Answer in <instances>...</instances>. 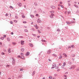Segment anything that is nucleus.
<instances>
[{
	"label": "nucleus",
	"mask_w": 79,
	"mask_h": 79,
	"mask_svg": "<svg viewBox=\"0 0 79 79\" xmlns=\"http://www.w3.org/2000/svg\"><path fill=\"white\" fill-rule=\"evenodd\" d=\"M7 39L8 41H10V39L9 38H7Z\"/></svg>",
	"instance_id": "nucleus-23"
},
{
	"label": "nucleus",
	"mask_w": 79,
	"mask_h": 79,
	"mask_svg": "<svg viewBox=\"0 0 79 79\" xmlns=\"http://www.w3.org/2000/svg\"><path fill=\"white\" fill-rule=\"evenodd\" d=\"M8 52L9 53L11 52V49H10V48H9L8 49Z\"/></svg>",
	"instance_id": "nucleus-8"
},
{
	"label": "nucleus",
	"mask_w": 79,
	"mask_h": 79,
	"mask_svg": "<svg viewBox=\"0 0 79 79\" xmlns=\"http://www.w3.org/2000/svg\"><path fill=\"white\" fill-rule=\"evenodd\" d=\"M20 70V71H23V69H21Z\"/></svg>",
	"instance_id": "nucleus-59"
},
{
	"label": "nucleus",
	"mask_w": 79,
	"mask_h": 79,
	"mask_svg": "<svg viewBox=\"0 0 79 79\" xmlns=\"http://www.w3.org/2000/svg\"><path fill=\"white\" fill-rule=\"evenodd\" d=\"M52 56H55V57H57V55L55 54H53Z\"/></svg>",
	"instance_id": "nucleus-9"
},
{
	"label": "nucleus",
	"mask_w": 79,
	"mask_h": 79,
	"mask_svg": "<svg viewBox=\"0 0 79 79\" xmlns=\"http://www.w3.org/2000/svg\"><path fill=\"white\" fill-rule=\"evenodd\" d=\"M24 44V41H21V44L23 45Z\"/></svg>",
	"instance_id": "nucleus-3"
},
{
	"label": "nucleus",
	"mask_w": 79,
	"mask_h": 79,
	"mask_svg": "<svg viewBox=\"0 0 79 79\" xmlns=\"http://www.w3.org/2000/svg\"><path fill=\"white\" fill-rule=\"evenodd\" d=\"M70 23H71V24L72 23H75V22H71Z\"/></svg>",
	"instance_id": "nucleus-32"
},
{
	"label": "nucleus",
	"mask_w": 79,
	"mask_h": 79,
	"mask_svg": "<svg viewBox=\"0 0 79 79\" xmlns=\"http://www.w3.org/2000/svg\"><path fill=\"white\" fill-rule=\"evenodd\" d=\"M63 64V66H66V62H64Z\"/></svg>",
	"instance_id": "nucleus-17"
},
{
	"label": "nucleus",
	"mask_w": 79,
	"mask_h": 79,
	"mask_svg": "<svg viewBox=\"0 0 79 79\" xmlns=\"http://www.w3.org/2000/svg\"><path fill=\"white\" fill-rule=\"evenodd\" d=\"M35 28H36V29H37L39 28V27H37V26L36 27H35Z\"/></svg>",
	"instance_id": "nucleus-29"
},
{
	"label": "nucleus",
	"mask_w": 79,
	"mask_h": 79,
	"mask_svg": "<svg viewBox=\"0 0 79 79\" xmlns=\"http://www.w3.org/2000/svg\"><path fill=\"white\" fill-rule=\"evenodd\" d=\"M66 23L68 24H71V22L69 21L66 22Z\"/></svg>",
	"instance_id": "nucleus-7"
},
{
	"label": "nucleus",
	"mask_w": 79,
	"mask_h": 79,
	"mask_svg": "<svg viewBox=\"0 0 79 79\" xmlns=\"http://www.w3.org/2000/svg\"><path fill=\"white\" fill-rule=\"evenodd\" d=\"M49 79H52V76H50L49 77Z\"/></svg>",
	"instance_id": "nucleus-16"
},
{
	"label": "nucleus",
	"mask_w": 79,
	"mask_h": 79,
	"mask_svg": "<svg viewBox=\"0 0 79 79\" xmlns=\"http://www.w3.org/2000/svg\"><path fill=\"white\" fill-rule=\"evenodd\" d=\"M77 71H79V68H78L77 69Z\"/></svg>",
	"instance_id": "nucleus-47"
},
{
	"label": "nucleus",
	"mask_w": 79,
	"mask_h": 79,
	"mask_svg": "<svg viewBox=\"0 0 79 79\" xmlns=\"http://www.w3.org/2000/svg\"><path fill=\"white\" fill-rule=\"evenodd\" d=\"M31 17L32 18H34V16L33 15H31Z\"/></svg>",
	"instance_id": "nucleus-43"
},
{
	"label": "nucleus",
	"mask_w": 79,
	"mask_h": 79,
	"mask_svg": "<svg viewBox=\"0 0 79 79\" xmlns=\"http://www.w3.org/2000/svg\"><path fill=\"white\" fill-rule=\"evenodd\" d=\"M25 32H28V31H27V29H25Z\"/></svg>",
	"instance_id": "nucleus-21"
},
{
	"label": "nucleus",
	"mask_w": 79,
	"mask_h": 79,
	"mask_svg": "<svg viewBox=\"0 0 79 79\" xmlns=\"http://www.w3.org/2000/svg\"><path fill=\"white\" fill-rule=\"evenodd\" d=\"M35 71H34L32 74V76H34V74H35Z\"/></svg>",
	"instance_id": "nucleus-15"
},
{
	"label": "nucleus",
	"mask_w": 79,
	"mask_h": 79,
	"mask_svg": "<svg viewBox=\"0 0 79 79\" xmlns=\"http://www.w3.org/2000/svg\"><path fill=\"white\" fill-rule=\"evenodd\" d=\"M58 68H59V67H58V66H57V67H56V69H58Z\"/></svg>",
	"instance_id": "nucleus-46"
},
{
	"label": "nucleus",
	"mask_w": 79,
	"mask_h": 79,
	"mask_svg": "<svg viewBox=\"0 0 79 79\" xmlns=\"http://www.w3.org/2000/svg\"><path fill=\"white\" fill-rule=\"evenodd\" d=\"M72 69H74V66H72Z\"/></svg>",
	"instance_id": "nucleus-26"
},
{
	"label": "nucleus",
	"mask_w": 79,
	"mask_h": 79,
	"mask_svg": "<svg viewBox=\"0 0 79 79\" xmlns=\"http://www.w3.org/2000/svg\"><path fill=\"white\" fill-rule=\"evenodd\" d=\"M21 58L22 59H23V58H24V54H23V53H21Z\"/></svg>",
	"instance_id": "nucleus-2"
},
{
	"label": "nucleus",
	"mask_w": 79,
	"mask_h": 79,
	"mask_svg": "<svg viewBox=\"0 0 79 79\" xmlns=\"http://www.w3.org/2000/svg\"><path fill=\"white\" fill-rule=\"evenodd\" d=\"M22 18H25V16H24V15H22Z\"/></svg>",
	"instance_id": "nucleus-48"
},
{
	"label": "nucleus",
	"mask_w": 79,
	"mask_h": 79,
	"mask_svg": "<svg viewBox=\"0 0 79 79\" xmlns=\"http://www.w3.org/2000/svg\"><path fill=\"white\" fill-rule=\"evenodd\" d=\"M58 76V75L57 74H54V76Z\"/></svg>",
	"instance_id": "nucleus-34"
},
{
	"label": "nucleus",
	"mask_w": 79,
	"mask_h": 79,
	"mask_svg": "<svg viewBox=\"0 0 79 79\" xmlns=\"http://www.w3.org/2000/svg\"><path fill=\"white\" fill-rule=\"evenodd\" d=\"M23 23H27V22L26 21H24L23 22Z\"/></svg>",
	"instance_id": "nucleus-40"
},
{
	"label": "nucleus",
	"mask_w": 79,
	"mask_h": 79,
	"mask_svg": "<svg viewBox=\"0 0 79 79\" xmlns=\"http://www.w3.org/2000/svg\"><path fill=\"white\" fill-rule=\"evenodd\" d=\"M72 56L73 57L75 56V55H72Z\"/></svg>",
	"instance_id": "nucleus-64"
},
{
	"label": "nucleus",
	"mask_w": 79,
	"mask_h": 79,
	"mask_svg": "<svg viewBox=\"0 0 79 79\" xmlns=\"http://www.w3.org/2000/svg\"><path fill=\"white\" fill-rule=\"evenodd\" d=\"M60 71V69H57V72H58V71Z\"/></svg>",
	"instance_id": "nucleus-18"
},
{
	"label": "nucleus",
	"mask_w": 79,
	"mask_h": 79,
	"mask_svg": "<svg viewBox=\"0 0 79 79\" xmlns=\"http://www.w3.org/2000/svg\"><path fill=\"white\" fill-rule=\"evenodd\" d=\"M10 8H13V7L12 6H10Z\"/></svg>",
	"instance_id": "nucleus-50"
},
{
	"label": "nucleus",
	"mask_w": 79,
	"mask_h": 79,
	"mask_svg": "<svg viewBox=\"0 0 79 79\" xmlns=\"http://www.w3.org/2000/svg\"><path fill=\"white\" fill-rule=\"evenodd\" d=\"M3 37H6V35H4Z\"/></svg>",
	"instance_id": "nucleus-61"
},
{
	"label": "nucleus",
	"mask_w": 79,
	"mask_h": 79,
	"mask_svg": "<svg viewBox=\"0 0 79 79\" xmlns=\"http://www.w3.org/2000/svg\"><path fill=\"white\" fill-rule=\"evenodd\" d=\"M57 31H58L59 32V31H60V29H57Z\"/></svg>",
	"instance_id": "nucleus-28"
},
{
	"label": "nucleus",
	"mask_w": 79,
	"mask_h": 79,
	"mask_svg": "<svg viewBox=\"0 0 79 79\" xmlns=\"http://www.w3.org/2000/svg\"><path fill=\"white\" fill-rule=\"evenodd\" d=\"M41 41H42V42H46L45 40H41Z\"/></svg>",
	"instance_id": "nucleus-20"
},
{
	"label": "nucleus",
	"mask_w": 79,
	"mask_h": 79,
	"mask_svg": "<svg viewBox=\"0 0 79 79\" xmlns=\"http://www.w3.org/2000/svg\"><path fill=\"white\" fill-rule=\"evenodd\" d=\"M10 24H12L13 23V22L12 21H10Z\"/></svg>",
	"instance_id": "nucleus-31"
},
{
	"label": "nucleus",
	"mask_w": 79,
	"mask_h": 79,
	"mask_svg": "<svg viewBox=\"0 0 79 79\" xmlns=\"http://www.w3.org/2000/svg\"><path fill=\"white\" fill-rule=\"evenodd\" d=\"M11 35H13V32H12L11 33Z\"/></svg>",
	"instance_id": "nucleus-53"
},
{
	"label": "nucleus",
	"mask_w": 79,
	"mask_h": 79,
	"mask_svg": "<svg viewBox=\"0 0 79 79\" xmlns=\"http://www.w3.org/2000/svg\"><path fill=\"white\" fill-rule=\"evenodd\" d=\"M14 22H15V23H17L18 21L16 20H14Z\"/></svg>",
	"instance_id": "nucleus-49"
},
{
	"label": "nucleus",
	"mask_w": 79,
	"mask_h": 79,
	"mask_svg": "<svg viewBox=\"0 0 79 79\" xmlns=\"http://www.w3.org/2000/svg\"><path fill=\"white\" fill-rule=\"evenodd\" d=\"M37 22L39 23H41V20L39 19H38L37 20Z\"/></svg>",
	"instance_id": "nucleus-4"
},
{
	"label": "nucleus",
	"mask_w": 79,
	"mask_h": 79,
	"mask_svg": "<svg viewBox=\"0 0 79 79\" xmlns=\"http://www.w3.org/2000/svg\"><path fill=\"white\" fill-rule=\"evenodd\" d=\"M52 79H56V78L55 77H53Z\"/></svg>",
	"instance_id": "nucleus-62"
},
{
	"label": "nucleus",
	"mask_w": 79,
	"mask_h": 79,
	"mask_svg": "<svg viewBox=\"0 0 79 79\" xmlns=\"http://www.w3.org/2000/svg\"><path fill=\"white\" fill-rule=\"evenodd\" d=\"M51 7L52 9H55V7L53 6H51Z\"/></svg>",
	"instance_id": "nucleus-5"
},
{
	"label": "nucleus",
	"mask_w": 79,
	"mask_h": 79,
	"mask_svg": "<svg viewBox=\"0 0 79 79\" xmlns=\"http://www.w3.org/2000/svg\"><path fill=\"white\" fill-rule=\"evenodd\" d=\"M64 77H66V78H67V75H64Z\"/></svg>",
	"instance_id": "nucleus-37"
},
{
	"label": "nucleus",
	"mask_w": 79,
	"mask_h": 79,
	"mask_svg": "<svg viewBox=\"0 0 79 79\" xmlns=\"http://www.w3.org/2000/svg\"><path fill=\"white\" fill-rule=\"evenodd\" d=\"M34 26H35V27H36L37 26V24H35V25H34Z\"/></svg>",
	"instance_id": "nucleus-55"
},
{
	"label": "nucleus",
	"mask_w": 79,
	"mask_h": 79,
	"mask_svg": "<svg viewBox=\"0 0 79 79\" xmlns=\"http://www.w3.org/2000/svg\"><path fill=\"white\" fill-rule=\"evenodd\" d=\"M63 55H64L65 56V57H67V55H66V54H63Z\"/></svg>",
	"instance_id": "nucleus-22"
},
{
	"label": "nucleus",
	"mask_w": 79,
	"mask_h": 79,
	"mask_svg": "<svg viewBox=\"0 0 79 79\" xmlns=\"http://www.w3.org/2000/svg\"><path fill=\"white\" fill-rule=\"evenodd\" d=\"M19 6H20V7H21V3H19Z\"/></svg>",
	"instance_id": "nucleus-19"
},
{
	"label": "nucleus",
	"mask_w": 79,
	"mask_h": 79,
	"mask_svg": "<svg viewBox=\"0 0 79 79\" xmlns=\"http://www.w3.org/2000/svg\"><path fill=\"white\" fill-rule=\"evenodd\" d=\"M50 53H51V51L50 50H49L48 51V53L49 54Z\"/></svg>",
	"instance_id": "nucleus-6"
},
{
	"label": "nucleus",
	"mask_w": 79,
	"mask_h": 79,
	"mask_svg": "<svg viewBox=\"0 0 79 79\" xmlns=\"http://www.w3.org/2000/svg\"><path fill=\"white\" fill-rule=\"evenodd\" d=\"M15 18H16V19L18 18V16H15Z\"/></svg>",
	"instance_id": "nucleus-63"
},
{
	"label": "nucleus",
	"mask_w": 79,
	"mask_h": 79,
	"mask_svg": "<svg viewBox=\"0 0 79 79\" xmlns=\"http://www.w3.org/2000/svg\"><path fill=\"white\" fill-rule=\"evenodd\" d=\"M74 6L76 7V8H78V6H77L76 5H74Z\"/></svg>",
	"instance_id": "nucleus-27"
},
{
	"label": "nucleus",
	"mask_w": 79,
	"mask_h": 79,
	"mask_svg": "<svg viewBox=\"0 0 79 79\" xmlns=\"http://www.w3.org/2000/svg\"><path fill=\"white\" fill-rule=\"evenodd\" d=\"M50 13H54V11H50Z\"/></svg>",
	"instance_id": "nucleus-36"
},
{
	"label": "nucleus",
	"mask_w": 79,
	"mask_h": 79,
	"mask_svg": "<svg viewBox=\"0 0 79 79\" xmlns=\"http://www.w3.org/2000/svg\"><path fill=\"white\" fill-rule=\"evenodd\" d=\"M61 6L62 8H64V7H63V5H61Z\"/></svg>",
	"instance_id": "nucleus-39"
},
{
	"label": "nucleus",
	"mask_w": 79,
	"mask_h": 79,
	"mask_svg": "<svg viewBox=\"0 0 79 79\" xmlns=\"http://www.w3.org/2000/svg\"><path fill=\"white\" fill-rule=\"evenodd\" d=\"M72 69V67H70V68H69V69Z\"/></svg>",
	"instance_id": "nucleus-58"
},
{
	"label": "nucleus",
	"mask_w": 79,
	"mask_h": 79,
	"mask_svg": "<svg viewBox=\"0 0 79 79\" xmlns=\"http://www.w3.org/2000/svg\"><path fill=\"white\" fill-rule=\"evenodd\" d=\"M71 62H69V64H71Z\"/></svg>",
	"instance_id": "nucleus-51"
},
{
	"label": "nucleus",
	"mask_w": 79,
	"mask_h": 79,
	"mask_svg": "<svg viewBox=\"0 0 79 79\" xmlns=\"http://www.w3.org/2000/svg\"><path fill=\"white\" fill-rule=\"evenodd\" d=\"M38 31L39 33H41V32H40V31L39 30H38Z\"/></svg>",
	"instance_id": "nucleus-42"
},
{
	"label": "nucleus",
	"mask_w": 79,
	"mask_h": 79,
	"mask_svg": "<svg viewBox=\"0 0 79 79\" xmlns=\"http://www.w3.org/2000/svg\"><path fill=\"white\" fill-rule=\"evenodd\" d=\"M7 67H9L10 66V65H7L6 66Z\"/></svg>",
	"instance_id": "nucleus-52"
},
{
	"label": "nucleus",
	"mask_w": 79,
	"mask_h": 79,
	"mask_svg": "<svg viewBox=\"0 0 79 79\" xmlns=\"http://www.w3.org/2000/svg\"><path fill=\"white\" fill-rule=\"evenodd\" d=\"M21 50L22 52H24V48H22L21 49Z\"/></svg>",
	"instance_id": "nucleus-14"
},
{
	"label": "nucleus",
	"mask_w": 79,
	"mask_h": 79,
	"mask_svg": "<svg viewBox=\"0 0 79 79\" xmlns=\"http://www.w3.org/2000/svg\"><path fill=\"white\" fill-rule=\"evenodd\" d=\"M36 16H39V14H37L36 15Z\"/></svg>",
	"instance_id": "nucleus-54"
},
{
	"label": "nucleus",
	"mask_w": 79,
	"mask_h": 79,
	"mask_svg": "<svg viewBox=\"0 0 79 79\" xmlns=\"http://www.w3.org/2000/svg\"><path fill=\"white\" fill-rule=\"evenodd\" d=\"M1 40H3V39H4V38L3 37H2L1 38Z\"/></svg>",
	"instance_id": "nucleus-25"
},
{
	"label": "nucleus",
	"mask_w": 79,
	"mask_h": 79,
	"mask_svg": "<svg viewBox=\"0 0 79 79\" xmlns=\"http://www.w3.org/2000/svg\"><path fill=\"white\" fill-rule=\"evenodd\" d=\"M71 46H69V47H68V48H71Z\"/></svg>",
	"instance_id": "nucleus-57"
},
{
	"label": "nucleus",
	"mask_w": 79,
	"mask_h": 79,
	"mask_svg": "<svg viewBox=\"0 0 79 79\" xmlns=\"http://www.w3.org/2000/svg\"><path fill=\"white\" fill-rule=\"evenodd\" d=\"M55 67H56V64H53L52 65V69L53 68H55Z\"/></svg>",
	"instance_id": "nucleus-1"
},
{
	"label": "nucleus",
	"mask_w": 79,
	"mask_h": 79,
	"mask_svg": "<svg viewBox=\"0 0 79 79\" xmlns=\"http://www.w3.org/2000/svg\"><path fill=\"white\" fill-rule=\"evenodd\" d=\"M29 45L30 47H33V45L31 44H29Z\"/></svg>",
	"instance_id": "nucleus-11"
},
{
	"label": "nucleus",
	"mask_w": 79,
	"mask_h": 79,
	"mask_svg": "<svg viewBox=\"0 0 79 79\" xmlns=\"http://www.w3.org/2000/svg\"><path fill=\"white\" fill-rule=\"evenodd\" d=\"M29 52H27V54H26V56H28V55H29Z\"/></svg>",
	"instance_id": "nucleus-13"
},
{
	"label": "nucleus",
	"mask_w": 79,
	"mask_h": 79,
	"mask_svg": "<svg viewBox=\"0 0 79 79\" xmlns=\"http://www.w3.org/2000/svg\"><path fill=\"white\" fill-rule=\"evenodd\" d=\"M13 44H14V45H16V43H13Z\"/></svg>",
	"instance_id": "nucleus-45"
},
{
	"label": "nucleus",
	"mask_w": 79,
	"mask_h": 79,
	"mask_svg": "<svg viewBox=\"0 0 79 79\" xmlns=\"http://www.w3.org/2000/svg\"><path fill=\"white\" fill-rule=\"evenodd\" d=\"M50 18H53V16H52V15H50Z\"/></svg>",
	"instance_id": "nucleus-33"
},
{
	"label": "nucleus",
	"mask_w": 79,
	"mask_h": 79,
	"mask_svg": "<svg viewBox=\"0 0 79 79\" xmlns=\"http://www.w3.org/2000/svg\"><path fill=\"white\" fill-rule=\"evenodd\" d=\"M18 58H21V56H17Z\"/></svg>",
	"instance_id": "nucleus-24"
},
{
	"label": "nucleus",
	"mask_w": 79,
	"mask_h": 79,
	"mask_svg": "<svg viewBox=\"0 0 79 79\" xmlns=\"http://www.w3.org/2000/svg\"><path fill=\"white\" fill-rule=\"evenodd\" d=\"M15 60H13L12 62V64H15Z\"/></svg>",
	"instance_id": "nucleus-12"
},
{
	"label": "nucleus",
	"mask_w": 79,
	"mask_h": 79,
	"mask_svg": "<svg viewBox=\"0 0 79 79\" xmlns=\"http://www.w3.org/2000/svg\"><path fill=\"white\" fill-rule=\"evenodd\" d=\"M64 65H62L61 66V68H62V69H63V68H64Z\"/></svg>",
	"instance_id": "nucleus-41"
},
{
	"label": "nucleus",
	"mask_w": 79,
	"mask_h": 79,
	"mask_svg": "<svg viewBox=\"0 0 79 79\" xmlns=\"http://www.w3.org/2000/svg\"><path fill=\"white\" fill-rule=\"evenodd\" d=\"M59 59H62V56H60L59 57Z\"/></svg>",
	"instance_id": "nucleus-10"
},
{
	"label": "nucleus",
	"mask_w": 79,
	"mask_h": 79,
	"mask_svg": "<svg viewBox=\"0 0 79 79\" xmlns=\"http://www.w3.org/2000/svg\"><path fill=\"white\" fill-rule=\"evenodd\" d=\"M40 37V36H37V37L38 38H39Z\"/></svg>",
	"instance_id": "nucleus-60"
},
{
	"label": "nucleus",
	"mask_w": 79,
	"mask_h": 79,
	"mask_svg": "<svg viewBox=\"0 0 79 79\" xmlns=\"http://www.w3.org/2000/svg\"><path fill=\"white\" fill-rule=\"evenodd\" d=\"M53 15H54V14H51V16H53Z\"/></svg>",
	"instance_id": "nucleus-56"
},
{
	"label": "nucleus",
	"mask_w": 79,
	"mask_h": 79,
	"mask_svg": "<svg viewBox=\"0 0 79 79\" xmlns=\"http://www.w3.org/2000/svg\"><path fill=\"white\" fill-rule=\"evenodd\" d=\"M32 35H33L34 36V37H35V36H36V35H35V34H32Z\"/></svg>",
	"instance_id": "nucleus-35"
},
{
	"label": "nucleus",
	"mask_w": 79,
	"mask_h": 79,
	"mask_svg": "<svg viewBox=\"0 0 79 79\" xmlns=\"http://www.w3.org/2000/svg\"><path fill=\"white\" fill-rule=\"evenodd\" d=\"M8 15V14H6L5 15L6 16H7Z\"/></svg>",
	"instance_id": "nucleus-38"
},
{
	"label": "nucleus",
	"mask_w": 79,
	"mask_h": 79,
	"mask_svg": "<svg viewBox=\"0 0 79 79\" xmlns=\"http://www.w3.org/2000/svg\"><path fill=\"white\" fill-rule=\"evenodd\" d=\"M1 54H2V55H5V53L2 52V53Z\"/></svg>",
	"instance_id": "nucleus-44"
},
{
	"label": "nucleus",
	"mask_w": 79,
	"mask_h": 79,
	"mask_svg": "<svg viewBox=\"0 0 79 79\" xmlns=\"http://www.w3.org/2000/svg\"><path fill=\"white\" fill-rule=\"evenodd\" d=\"M71 47H72V48H74V46L72 45L71 46Z\"/></svg>",
	"instance_id": "nucleus-30"
}]
</instances>
